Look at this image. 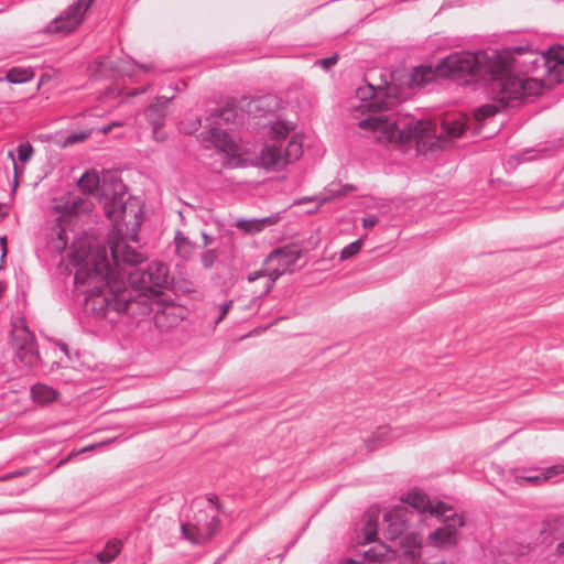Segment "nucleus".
<instances>
[{
	"instance_id": "nucleus-1",
	"label": "nucleus",
	"mask_w": 564,
	"mask_h": 564,
	"mask_svg": "<svg viewBox=\"0 0 564 564\" xmlns=\"http://www.w3.org/2000/svg\"><path fill=\"white\" fill-rule=\"evenodd\" d=\"M112 264L105 246L74 242L68 257L75 286L85 294L84 313L101 326L115 324L122 314L131 317L152 312L149 293L170 285L169 267L161 261L143 264L144 256L123 239H109Z\"/></svg>"
},
{
	"instance_id": "nucleus-2",
	"label": "nucleus",
	"mask_w": 564,
	"mask_h": 564,
	"mask_svg": "<svg viewBox=\"0 0 564 564\" xmlns=\"http://www.w3.org/2000/svg\"><path fill=\"white\" fill-rule=\"evenodd\" d=\"M529 52L528 43L501 50L454 52L438 61L436 72L464 85L481 83L488 98L508 107L538 96L543 87L541 80L512 73L514 54L529 55Z\"/></svg>"
},
{
	"instance_id": "nucleus-3",
	"label": "nucleus",
	"mask_w": 564,
	"mask_h": 564,
	"mask_svg": "<svg viewBox=\"0 0 564 564\" xmlns=\"http://www.w3.org/2000/svg\"><path fill=\"white\" fill-rule=\"evenodd\" d=\"M384 85L386 87L367 83L357 88L356 97L361 101L360 108L378 113L361 120L360 127L380 130L388 140L400 143L420 141L427 137L432 130L429 121L416 120L409 115L386 113L393 108L397 97L392 95L393 88L388 82Z\"/></svg>"
},
{
	"instance_id": "nucleus-4",
	"label": "nucleus",
	"mask_w": 564,
	"mask_h": 564,
	"mask_svg": "<svg viewBox=\"0 0 564 564\" xmlns=\"http://www.w3.org/2000/svg\"><path fill=\"white\" fill-rule=\"evenodd\" d=\"M554 543L553 555L564 561V516H551L540 524L530 525L525 533L516 536L510 552L523 556L540 545L550 547Z\"/></svg>"
},
{
	"instance_id": "nucleus-5",
	"label": "nucleus",
	"mask_w": 564,
	"mask_h": 564,
	"mask_svg": "<svg viewBox=\"0 0 564 564\" xmlns=\"http://www.w3.org/2000/svg\"><path fill=\"white\" fill-rule=\"evenodd\" d=\"M192 514L181 522L182 536L195 545H203L218 532L220 506L216 495L198 498L191 506Z\"/></svg>"
},
{
	"instance_id": "nucleus-6",
	"label": "nucleus",
	"mask_w": 564,
	"mask_h": 564,
	"mask_svg": "<svg viewBox=\"0 0 564 564\" xmlns=\"http://www.w3.org/2000/svg\"><path fill=\"white\" fill-rule=\"evenodd\" d=\"M414 516L405 506H397L383 514L386 539L398 544L402 549V555L411 557L413 562L420 558L419 549L423 543V536L410 529Z\"/></svg>"
},
{
	"instance_id": "nucleus-7",
	"label": "nucleus",
	"mask_w": 564,
	"mask_h": 564,
	"mask_svg": "<svg viewBox=\"0 0 564 564\" xmlns=\"http://www.w3.org/2000/svg\"><path fill=\"white\" fill-rule=\"evenodd\" d=\"M301 257L302 249L294 245L272 250L265 261L268 263L276 262L278 268L271 269L270 274H261L260 271H256L253 274L249 273V284H251L249 292L252 293L254 299L268 294L274 281L294 265Z\"/></svg>"
},
{
	"instance_id": "nucleus-8",
	"label": "nucleus",
	"mask_w": 564,
	"mask_h": 564,
	"mask_svg": "<svg viewBox=\"0 0 564 564\" xmlns=\"http://www.w3.org/2000/svg\"><path fill=\"white\" fill-rule=\"evenodd\" d=\"M294 129L295 124L288 120L272 122L267 133L272 143H265L259 156L249 160V165L260 166L273 172L283 170L286 164L282 153V144Z\"/></svg>"
},
{
	"instance_id": "nucleus-9",
	"label": "nucleus",
	"mask_w": 564,
	"mask_h": 564,
	"mask_svg": "<svg viewBox=\"0 0 564 564\" xmlns=\"http://www.w3.org/2000/svg\"><path fill=\"white\" fill-rule=\"evenodd\" d=\"M237 118V110L234 105L227 104L221 109H215L206 118L208 129L200 133L199 140L205 148L215 147L223 152L234 155L237 151V144L223 131L219 126L221 122L230 123Z\"/></svg>"
},
{
	"instance_id": "nucleus-10",
	"label": "nucleus",
	"mask_w": 564,
	"mask_h": 564,
	"mask_svg": "<svg viewBox=\"0 0 564 564\" xmlns=\"http://www.w3.org/2000/svg\"><path fill=\"white\" fill-rule=\"evenodd\" d=\"M129 198L130 195L123 182L118 177H112L111 183L104 184L102 194L98 200L102 205L105 216L118 225L123 220Z\"/></svg>"
},
{
	"instance_id": "nucleus-11",
	"label": "nucleus",
	"mask_w": 564,
	"mask_h": 564,
	"mask_svg": "<svg viewBox=\"0 0 564 564\" xmlns=\"http://www.w3.org/2000/svg\"><path fill=\"white\" fill-rule=\"evenodd\" d=\"M11 344L15 357L20 362L30 368H35L40 365L41 357L35 337L28 326H13L11 330Z\"/></svg>"
},
{
	"instance_id": "nucleus-12",
	"label": "nucleus",
	"mask_w": 564,
	"mask_h": 564,
	"mask_svg": "<svg viewBox=\"0 0 564 564\" xmlns=\"http://www.w3.org/2000/svg\"><path fill=\"white\" fill-rule=\"evenodd\" d=\"M465 525L463 514L452 513L444 525L435 529L427 536V543L438 549H452L459 542V529Z\"/></svg>"
},
{
	"instance_id": "nucleus-13",
	"label": "nucleus",
	"mask_w": 564,
	"mask_h": 564,
	"mask_svg": "<svg viewBox=\"0 0 564 564\" xmlns=\"http://www.w3.org/2000/svg\"><path fill=\"white\" fill-rule=\"evenodd\" d=\"M94 0H76L63 14L52 21L48 31L52 33H69L83 21L84 13L89 9Z\"/></svg>"
},
{
	"instance_id": "nucleus-14",
	"label": "nucleus",
	"mask_w": 564,
	"mask_h": 564,
	"mask_svg": "<svg viewBox=\"0 0 564 564\" xmlns=\"http://www.w3.org/2000/svg\"><path fill=\"white\" fill-rule=\"evenodd\" d=\"M529 59L524 61L523 64L530 63L531 67L530 72L535 73L539 68H543V75L545 76V80L552 84H560L564 82V63L560 59L555 62L550 61V57H539V55L533 52H529Z\"/></svg>"
},
{
	"instance_id": "nucleus-15",
	"label": "nucleus",
	"mask_w": 564,
	"mask_h": 564,
	"mask_svg": "<svg viewBox=\"0 0 564 564\" xmlns=\"http://www.w3.org/2000/svg\"><path fill=\"white\" fill-rule=\"evenodd\" d=\"M564 473V465H553L540 471L536 469H518L513 468L510 470V475L513 480L519 484L539 485L546 481L560 474Z\"/></svg>"
},
{
	"instance_id": "nucleus-16",
	"label": "nucleus",
	"mask_w": 564,
	"mask_h": 564,
	"mask_svg": "<svg viewBox=\"0 0 564 564\" xmlns=\"http://www.w3.org/2000/svg\"><path fill=\"white\" fill-rule=\"evenodd\" d=\"M112 174L100 177L96 171H86L78 180V187L83 194L94 195L97 198L102 194V187L106 183H111Z\"/></svg>"
},
{
	"instance_id": "nucleus-17",
	"label": "nucleus",
	"mask_w": 564,
	"mask_h": 564,
	"mask_svg": "<svg viewBox=\"0 0 564 564\" xmlns=\"http://www.w3.org/2000/svg\"><path fill=\"white\" fill-rule=\"evenodd\" d=\"M94 205L90 199L82 195H69L57 208L62 213L61 218L88 214Z\"/></svg>"
},
{
	"instance_id": "nucleus-18",
	"label": "nucleus",
	"mask_w": 564,
	"mask_h": 564,
	"mask_svg": "<svg viewBox=\"0 0 564 564\" xmlns=\"http://www.w3.org/2000/svg\"><path fill=\"white\" fill-rule=\"evenodd\" d=\"M380 510L378 507H370L364 514L360 535L362 544H370L377 540L379 529Z\"/></svg>"
},
{
	"instance_id": "nucleus-19",
	"label": "nucleus",
	"mask_w": 564,
	"mask_h": 564,
	"mask_svg": "<svg viewBox=\"0 0 564 564\" xmlns=\"http://www.w3.org/2000/svg\"><path fill=\"white\" fill-rule=\"evenodd\" d=\"M147 121L152 126V134L156 141H164L165 134L162 131L166 111L159 109V102H153L144 110Z\"/></svg>"
},
{
	"instance_id": "nucleus-20",
	"label": "nucleus",
	"mask_w": 564,
	"mask_h": 564,
	"mask_svg": "<svg viewBox=\"0 0 564 564\" xmlns=\"http://www.w3.org/2000/svg\"><path fill=\"white\" fill-rule=\"evenodd\" d=\"M175 254L183 260H189L197 251V245L192 241L182 230L174 234Z\"/></svg>"
},
{
	"instance_id": "nucleus-21",
	"label": "nucleus",
	"mask_w": 564,
	"mask_h": 564,
	"mask_svg": "<svg viewBox=\"0 0 564 564\" xmlns=\"http://www.w3.org/2000/svg\"><path fill=\"white\" fill-rule=\"evenodd\" d=\"M33 402L45 405L52 403L59 397V392L44 383H36L31 387L30 390Z\"/></svg>"
},
{
	"instance_id": "nucleus-22",
	"label": "nucleus",
	"mask_w": 564,
	"mask_h": 564,
	"mask_svg": "<svg viewBox=\"0 0 564 564\" xmlns=\"http://www.w3.org/2000/svg\"><path fill=\"white\" fill-rule=\"evenodd\" d=\"M276 99L271 95L259 97L257 99L249 98V115L253 112L254 117H262L264 116L262 111L264 113L270 112L276 107Z\"/></svg>"
},
{
	"instance_id": "nucleus-23",
	"label": "nucleus",
	"mask_w": 564,
	"mask_h": 564,
	"mask_svg": "<svg viewBox=\"0 0 564 564\" xmlns=\"http://www.w3.org/2000/svg\"><path fill=\"white\" fill-rule=\"evenodd\" d=\"M403 501L409 505L412 509L417 511V513L427 512L431 507V500L426 494L411 491L408 492Z\"/></svg>"
},
{
	"instance_id": "nucleus-24",
	"label": "nucleus",
	"mask_w": 564,
	"mask_h": 564,
	"mask_svg": "<svg viewBox=\"0 0 564 564\" xmlns=\"http://www.w3.org/2000/svg\"><path fill=\"white\" fill-rule=\"evenodd\" d=\"M469 120H444L442 130L451 138H460L466 134L469 129Z\"/></svg>"
},
{
	"instance_id": "nucleus-25",
	"label": "nucleus",
	"mask_w": 564,
	"mask_h": 564,
	"mask_svg": "<svg viewBox=\"0 0 564 564\" xmlns=\"http://www.w3.org/2000/svg\"><path fill=\"white\" fill-rule=\"evenodd\" d=\"M122 543L120 540L113 539L107 542L104 550L98 552L97 558L102 564L111 563L120 553Z\"/></svg>"
},
{
	"instance_id": "nucleus-26",
	"label": "nucleus",
	"mask_w": 564,
	"mask_h": 564,
	"mask_svg": "<svg viewBox=\"0 0 564 564\" xmlns=\"http://www.w3.org/2000/svg\"><path fill=\"white\" fill-rule=\"evenodd\" d=\"M281 219V213L260 218H249V235L260 232L265 227L275 225Z\"/></svg>"
},
{
	"instance_id": "nucleus-27",
	"label": "nucleus",
	"mask_w": 564,
	"mask_h": 564,
	"mask_svg": "<svg viewBox=\"0 0 564 564\" xmlns=\"http://www.w3.org/2000/svg\"><path fill=\"white\" fill-rule=\"evenodd\" d=\"M435 73L431 66L420 65L414 68L411 75V82L424 86L430 84L434 79Z\"/></svg>"
},
{
	"instance_id": "nucleus-28",
	"label": "nucleus",
	"mask_w": 564,
	"mask_h": 564,
	"mask_svg": "<svg viewBox=\"0 0 564 564\" xmlns=\"http://www.w3.org/2000/svg\"><path fill=\"white\" fill-rule=\"evenodd\" d=\"M282 153L283 158H285V164L295 162L303 155L302 143L299 142L294 137H292L288 141Z\"/></svg>"
},
{
	"instance_id": "nucleus-29",
	"label": "nucleus",
	"mask_w": 564,
	"mask_h": 564,
	"mask_svg": "<svg viewBox=\"0 0 564 564\" xmlns=\"http://www.w3.org/2000/svg\"><path fill=\"white\" fill-rule=\"evenodd\" d=\"M68 246L67 231L62 226H56L52 231V247L55 251L62 253Z\"/></svg>"
},
{
	"instance_id": "nucleus-30",
	"label": "nucleus",
	"mask_w": 564,
	"mask_h": 564,
	"mask_svg": "<svg viewBox=\"0 0 564 564\" xmlns=\"http://www.w3.org/2000/svg\"><path fill=\"white\" fill-rule=\"evenodd\" d=\"M495 104H486L480 107H478L474 112V118L478 122L486 121L487 119L492 118L496 116L500 108H503L500 102L494 101Z\"/></svg>"
},
{
	"instance_id": "nucleus-31",
	"label": "nucleus",
	"mask_w": 564,
	"mask_h": 564,
	"mask_svg": "<svg viewBox=\"0 0 564 564\" xmlns=\"http://www.w3.org/2000/svg\"><path fill=\"white\" fill-rule=\"evenodd\" d=\"M33 76V73L26 68L13 67L7 73V80L12 84H22L30 80Z\"/></svg>"
},
{
	"instance_id": "nucleus-32",
	"label": "nucleus",
	"mask_w": 564,
	"mask_h": 564,
	"mask_svg": "<svg viewBox=\"0 0 564 564\" xmlns=\"http://www.w3.org/2000/svg\"><path fill=\"white\" fill-rule=\"evenodd\" d=\"M431 516L441 518L443 522H446V518L449 517L452 513H455L453 511V507L443 502L437 501L435 505L431 503V507L427 511Z\"/></svg>"
},
{
	"instance_id": "nucleus-33",
	"label": "nucleus",
	"mask_w": 564,
	"mask_h": 564,
	"mask_svg": "<svg viewBox=\"0 0 564 564\" xmlns=\"http://www.w3.org/2000/svg\"><path fill=\"white\" fill-rule=\"evenodd\" d=\"M175 310L176 308L174 306H167V307H164L161 311H156L155 316H154L155 325L159 328L164 327V319L165 318H171L170 325L177 323L178 317L174 313Z\"/></svg>"
},
{
	"instance_id": "nucleus-34",
	"label": "nucleus",
	"mask_w": 564,
	"mask_h": 564,
	"mask_svg": "<svg viewBox=\"0 0 564 564\" xmlns=\"http://www.w3.org/2000/svg\"><path fill=\"white\" fill-rule=\"evenodd\" d=\"M362 246H364V241L361 238L347 245L340 251V256H339L340 260L345 261V260H348V259L355 257L361 250Z\"/></svg>"
},
{
	"instance_id": "nucleus-35",
	"label": "nucleus",
	"mask_w": 564,
	"mask_h": 564,
	"mask_svg": "<svg viewBox=\"0 0 564 564\" xmlns=\"http://www.w3.org/2000/svg\"><path fill=\"white\" fill-rule=\"evenodd\" d=\"M33 155V147L29 142H23L18 145V160L25 164Z\"/></svg>"
},
{
	"instance_id": "nucleus-36",
	"label": "nucleus",
	"mask_w": 564,
	"mask_h": 564,
	"mask_svg": "<svg viewBox=\"0 0 564 564\" xmlns=\"http://www.w3.org/2000/svg\"><path fill=\"white\" fill-rule=\"evenodd\" d=\"M539 57H550V61H552V62L560 59L561 62L564 63V46H562V45L551 46Z\"/></svg>"
},
{
	"instance_id": "nucleus-37",
	"label": "nucleus",
	"mask_w": 564,
	"mask_h": 564,
	"mask_svg": "<svg viewBox=\"0 0 564 564\" xmlns=\"http://www.w3.org/2000/svg\"><path fill=\"white\" fill-rule=\"evenodd\" d=\"M217 258H218V256H217L216 250L209 249V250L205 251L204 253H202V256H200L202 265L205 269H210L215 264Z\"/></svg>"
},
{
	"instance_id": "nucleus-38",
	"label": "nucleus",
	"mask_w": 564,
	"mask_h": 564,
	"mask_svg": "<svg viewBox=\"0 0 564 564\" xmlns=\"http://www.w3.org/2000/svg\"><path fill=\"white\" fill-rule=\"evenodd\" d=\"M199 127H200L199 118H195L193 120L188 119V120L182 122V129L186 134H193L194 132H196L199 129Z\"/></svg>"
},
{
	"instance_id": "nucleus-39",
	"label": "nucleus",
	"mask_w": 564,
	"mask_h": 564,
	"mask_svg": "<svg viewBox=\"0 0 564 564\" xmlns=\"http://www.w3.org/2000/svg\"><path fill=\"white\" fill-rule=\"evenodd\" d=\"M337 62H338V55L334 54L332 56H327V57L317 59L315 62V65H318L327 70L330 67H333Z\"/></svg>"
},
{
	"instance_id": "nucleus-40",
	"label": "nucleus",
	"mask_w": 564,
	"mask_h": 564,
	"mask_svg": "<svg viewBox=\"0 0 564 564\" xmlns=\"http://www.w3.org/2000/svg\"><path fill=\"white\" fill-rule=\"evenodd\" d=\"M326 192H327V197L325 199H330V198H335V197H338L337 196V192H341V188H340V184H336V183H330L328 185V187L326 188Z\"/></svg>"
},
{
	"instance_id": "nucleus-41",
	"label": "nucleus",
	"mask_w": 564,
	"mask_h": 564,
	"mask_svg": "<svg viewBox=\"0 0 564 564\" xmlns=\"http://www.w3.org/2000/svg\"><path fill=\"white\" fill-rule=\"evenodd\" d=\"M379 223V218L375 215H368L362 218V227L366 229L375 227Z\"/></svg>"
},
{
	"instance_id": "nucleus-42",
	"label": "nucleus",
	"mask_w": 564,
	"mask_h": 564,
	"mask_svg": "<svg viewBox=\"0 0 564 564\" xmlns=\"http://www.w3.org/2000/svg\"><path fill=\"white\" fill-rule=\"evenodd\" d=\"M122 126V122L120 121H113L111 123H108V124H105V126H101L100 128H98V131L101 133V134H108L113 128L116 127H121Z\"/></svg>"
},
{
	"instance_id": "nucleus-43",
	"label": "nucleus",
	"mask_w": 564,
	"mask_h": 564,
	"mask_svg": "<svg viewBox=\"0 0 564 564\" xmlns=\"http://www.w3.org/2000/svg\"><path fill=\"white\" fill-rule=\"evenodd\" d=\"M231 306V302L229 303H226L224 304L221 307H220V314L219 316L215 319V323L218 324L225 316L226 314L228 313L229 311V307Z\"/></svg>"
},
{
	"instance_id": "nucleus-44",
	"label": "nucleus",
	"mask_w": 564,
	"mask_h": 564,
	"mask_svg": "<svg viewBox=\"0 0 564 564\" xmlns=\"http://www.w3.org/2000/svg\"><path fill=\"white\" fill-rule=\"evenodd\" d=\"M341 192H337V196H346L349 192H352L356 189V187L351 184H340Z\"/></svg>"
},
{
	"instance_id": "nucleus-45",
	"label": "nucleus",
	"mask_w": 564,
	"mask_h": 564,
	"mask_svg": "<svg viewBox=\"0 0 564 564\" xmlns=\"http://www.w3.org/2000/svg\"><path fill=\"white\" fill-rule=\"evenodd\" d=\"M0 245H1V250H2L0 261L3 262L4 258L7 256V238L6 237L0 238Z\"/></svg>"
},
{
	"instance_id": "nucleus-46",
	"label": "nucleus",
	"mask_w": 564,
	"mask_h": 564,
	"mask_svg": "<svg viewBox=\"0 0 564 564\" xmlns=\"http://www.w3.org/2000/svg\"><path fill=\"white\" fill-rule=\"evenodd\" d=\"M234 225L247 232V218H239L234 223Z\"/></svg>"
},
{
	"instance_id": "nucleus-47",
	"label": "nucleus",
	"mask_w": 564,
	"mask_h": 564,
	"mask_svg": "<svg viewBox=\"0 0 564 564\" xmlns=\"http://www.w3.org/2000/svg\"><path fill=\"white\" fill-rule=\"evenodd\" d=\"M365 556L369 561H377L380 556H382V554H378V553L373 552L372 550H369L365 553Z\"/></svg>"
},
{
	"instance_id": "nucleus-48",
	"label": "nucleus",
	"mask_w": 564,
	"mask_h": 564,
	"mask_svg": "<svg viewBox=\"0 0 564 564\" xmlns=\"http://www.w3.org/2000/svg\"><path fill=\"white\" fill-rule=\"evenodd\" d=\"M155 102H159V109L165 111L166 105L170 102V99H163L161 97L156 98Z\"/></svg>"
},
{
	"instance_id": "nucleus-49",
	"label": "nucleus",
	"mask_w": 564,
	"mask_h": 564,
	"mask_svg": "<svg viewBox=\"0 0 564 564\" xmlns=\"http://www.w3.org/2000/svg\"><path fill=\"white\" fill-rule=\"evenodd\" d=\"M155 102H159V109L165 111L166 105L170 102V99H163L161 97L156 98Z\"/></svg>"
},
{
	"instance_id": "nucleus-50",
	"label": "nucleus",
	"mask_w": 564,
	"mask_h": 564,
	"mask_svg": "<svg viewBox=\"0 0 564 564\" xmlns=\"http://www.w3.org/2000/svg\"><path fill=\"white\" fill-rule=\"evenodd\" d=\"M202 238H203V241H204V247L209 246L213 242V240H214L213 237L207 235L205 231L202 232Z\"/></svg>"
},
{
	"instance_id": "nucleus-51",
	"label": "nucleus",
	"mask_w": 564,
	"mask_h": 564,
	"mask_svg": "<svg viewBox=\"0 0 564 564\" xmlns=\"http://www.w3.org/2000/svg\"><path fill=\"white\" fill-rule=\"evenodd\" d=\"M376 440H368L366 441V446L368 447L369 451H373L375 449V446L372 445L375 443Z\"/></svg>"
},
{
	"instance_id": "nucleus-52",
	"label": "nucleus",
	"mask_w": 564,
	"mask_h": 564,
	"mask_svg": "<svg viewBox=\"0 0 564 564\" xmlns=\"http://www.w3.org/2000/svg\"><path fill=\"white\" fill-rule=\"evenodd\" d=\"M344 564H362L361 562L359 561H356L354 558H347Z\"/></svg>"
},
{
	"instance_id": "nucleus-53",
	"label": "nucleus",
	"mask_w": 564,
	"mask_h": 564,
	"mask_svg": "<svg viewBox=\"0 0 564 564\" xmlns=\"http://www.w3.org/2000/svg\"><path fill=\"white\" fill-rule=\"evenodd\" d=\"M61 349L62 351H64L66 355H68V347L66 344H61Z\"/></svg>"
},
{
	"instance_id": "nucleus-54",
	"label": "nucleus",
	"mask_w": 564,
	"mask_h": 564,
	"mask_svg": "<svg viewBox=\"0 0 564 564\" xmlns=\"http://www.w3.org/2000/svg\"><path fill=\"white\" fill-rule=\"evenodd\" d=\"M94 447H95L94 445L88 446V447H84V448L82 449V452H86V451L93 449Z\"/></svg>"
},
{
	"instance_id": "nucleus-55",
	"label": "nucleus",
	"mask_w": 564,
	"mask_h": 564,
	"mask_svg": "<svg viewBox=\"0 0 564 564\" xmlns=\"http://www.w3.org/2000/svg\"><path fill=\"white\" fill-rule=\"evenodd\" d=\"M2 294H3V285H2V283L0 282V299L2 297Z\"/></svg>"
},
{
	"instance_id": "nucleus-56",
	"label": "nucleus",
	"mask_w": 564,
	"mask_h": 564,
	"mask_svg": "<svg viewBox=\"0 0 564 564\" xmlns=\"http://www.w3.org/2000/svg\"><path fill=\"white\" fill-rule=\"evenodd\" d=\"M304 200H311V198H303V199H301V200H297L295 204H301V203H302V202H304Z\"/></svg>"
}]
</instances>
